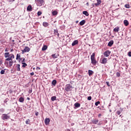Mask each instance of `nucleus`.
<instances>
[{
  "instance_id": "1",
  "label": "nucleus",
  "mask_w": 131,
  "mask_h": 131,
  "mask_svg": "<svg viewBox=\"0 0 131 131\" xmlns=\"http://www.w3.org/2000/svg\"><path fill=\"white\" fill-rule=\"evenodd\" d=\"M35 3L39 7H41L42 5H45V1L43 0H35Z\"/></svg>"
},
{
  "instance_id": "2",
  "label": "nucleus",
  "mask_w": 131,
  "mask_h": 131,
  "mask_svg": "<svg viewBox=\"0 0 131 131\" xmlns=\"http://www.w3.org/2000/svg\"><path fill=\"white\" fill-rule=\"evenodd\" d=\"M65 91H66V92H70L72 91V85L70 84H67L65 86Z\"/></svg>"
},
{
  "instance_id": "3",
  "label": "nucleus",
  "mask_w": 131,
  "mask_h": 131,
  "mask_svg": "<svg viewBox=\"0 0 131 131\" xmlns=\"http://www.w3.org/2000/svg\"><path fill=\"white\" fill-rule=\"evenodd\" d=\"M10 116L8 115V114H4L2 116V119L3 120H5L6 119H9Z\"/></svg>"
},
{
  "instance_id": "4",
  "label": "nucleus",
  "mask_w": 131,
  "mask_h": 131,
  "mask_svg": "<svg viewBox=\"0 0 131 131\" xmlns=\"http://www.w3.org/2000/svg\"><path fill=\"white\" fill-rule=\"evenodd\" d=\"M14 58H15L14 54H11L10 56L6 59V61H12Z\"/></svg>"
},
{
  "instance_id": "5",
  "label": "nucleus",
  "mask_w": 131,
  "mask_h": 131,
  "mask_svg": "<svg viewBox=\"0 0 131 131\" xmlns=\"http://www.w3.org/2000/svg\"><path fill=\"white\" fill-rule=\"evenodd\" d=\"M107 61H108V59H107V58L104 57L102 59H100V63H101V64H106L107 63Z\"/></svg>"
},
{
  "instance_id": "6",
  "label": "nucleus",
  "mask_w": 131,
  "mask_h": 131,
  "mask_svg": "<svg viewBox=\"0 0 131 131\" xmlns=\"http://www.w3.org/2000/svg\"><path fill=\"white\" fill-rule=\"evenodd\" d=\"M110 54H111V51H110L109 50H106L103 53V55H104V57H109V56H110Z\"/></svg>"
},
{
  "instance_id": "7",
  "label": "nucleus",
  "mask_w": 131,
  "mask_h": 131,
  "mask_svg": "<svg viewBox=\"0 0 131 131\" xmlns=\"http://www.w3.org/2000/svg\"><path fill=\"white\" fill-rule=\"evenodd\" d=\"M30 51V48L28 47H26L24 50H22V54H24V53H27Z\"/></svg>"
},
{
  "instance_id": "8",
  "label": "nucleus",
  "mask_w": 131,
  "mask_h": 131,
  "mask_svg": "<svg viewBox=\"0 0 131 131\" xmlns=\"http://www.w3.org/2000/svg\"><path fill=\"white\" fill-rule=\"evenodd\" d=\"M91 63L93 65H96L97 64V60H96V58H91Z\"/></svg>"
},
{
  "instance_id": "9",
  "label": "nucleus",
  "mask_w": 131,
  "mask_h": 131,
  "mask_svg": "<svg viewBox=\"0 0 131 131\" xmlns=\"http://www.w3.org/2000/svg\"><path fill=\"white\" fill-rule=\"evenodd\" d=\"M50 119L49 118H47L46 119H45V123L46 125H48V124H50Z\"/></svg>"
},
{
  "instance_id": "10",
  "label": "nucleus",
  "mask_w": 131,
  "mask_h": 131,
  "mask_svg": "<svg viewBox=\"0 0 131 131\" xmlns=\"http://www.w3.org/2000/svg\"><path fill=\"white\" fill-rule=\"evenodd\" d=\"M76 45H78V40H75L72 43V47H74V46H76Z\"/></svg>"
},
{
  "instance_id": "11",
  "label": "nucleus",
  "mask_w": 131,
  "mask_h": 131,
  "mask_svg": "<svg viewBox=\"0 0 131 131\" xmlns=\"http://www.w3.org/2000/svg\"><path fill=\"white\" fill-rule=\"evenodd\" d=\"M114 43V41L111 40L107 44L108 47H112L113 46V44Z\"/></svg>"
},
{
  "instance_id": "12",
  "label": "nucleus",
  "mask_w": 131,
  "mask_h": 131,
  "mask_svg": "<svg viewBox=\"0 0 131 131\" xmlns=\"http://www.w3.org/2000/svg\"><path fill=\"white\" fill-rule=\"evenodd\" d=\"M74 106L75 107H74V109H76V108H79L80 107V103H76L74 104Z\"/></svg>"
},
{
  "instance_id": "13",
  "label": "nucleus",
  "mask_w": 131,
  "mask_h": 131,
  "mask_svg": "<svg viewBox=\"0 0 131 131\" xmlns=\"http://www.w3.org/2000/svg\"><path fill=\"white\" fill-rule=\"evenodd\" d=\"M92 122L93 123V124H97L98 122H99V120L93 119L92 121Z\"/></svg>"
},
{
  "instance_id": "14",
  "label": "nucleus",
  "mask_w": 131,
  "mask_h": 131,
  "mask_svg": "<svg viewBox=\"0 0 131 131\" xmlns=\"http://www.w3.org/2000/svg\"><path fill=\"white\" fill-rule=\"evenodd\" d=\"M97 3L94 4L95 6H99V5H101V0H97Z\"/></svg>"
},
{
  "instance_id": "15",
  "label": "nucleus",
  "mask_w": 131,
  "mask_h": 131,
  "mask_svg": "<svg viewBox=\"0 0 131 131\" xmlns=\"http://www.w3.org/2000/svg\"><path fill=\"white\" fill-rule=\"evenodd\" d=\"M88 73H89V76H92V75L94 74V72L91 70H89L88 71Z\"/></svg>"
},
{
  "instance_id": "16",
  "label": "nucleus",
  "mask_w": 131,
  "mask_h": 131,
  "mask_svg": "<svg viewBox=\"0 0 131 131\" xmlns=\"http://www.w3.org/2000/svg\"><path fill=\"white\" fill-rule=\"evenodd\" d=\"M27 11H32V7H31V5H29L27 9Z\"/></svg>"
},
{
  "instance_id": "17",
  "label": "nucleus",
  "mask_w": 131,
  "mask_h": 131,
  "mask_svg": "<svg viewBox=\"0 0 131 131\" xmlns=\"http://www.w3.org/2000/svg\"><path fill=\"white\" fill-rule=\"evenodd\" d=\"M79 24L80 25H81V26H82V25H84V24H85V20H82L79 23Z\"/></svg>"
},
{
  "instance_id": "18",
  "label": "nucleus",
  "mask_w": 131,
  "mask_h": 131,
  "mask_svg": "<svg viewBox=\"0 0 131 131\" xmlns=\"http://www.w3.org/2000/svg\"><path fill=\"white\" fill-rule=\"evenodd\" d=\"M124 24L125 26H128V24H129V23H128V21H127V20H124Z\"/></svg>"
},
{
  "instance_id": "19",
  "label": "nucleus",
  "mask_w": 131,
  "mask_h": 131,
  "mask_svg": "<svg viewBox=\"0 0 131 131\" xmlns=\"http://www.w3.org/2000/svg\"><path fill=\"white\" fill-rule=\"evenodd\" d=\"M5 57V58H9V57H10L11 56V54H10V53H9V52L8 53H5L4 54Z\"/></svg>"
},
{
  "instance_id": "20",
  "label": "nucleus",
  "mask_w": 131,
  "mask_h": 131,
  "mask_svg": "<svg viewBox=\"0 0 131 131\" xmlns=\"http://www.w3.org/2000/svg\"><path fill=\"white\" fill-rule=\"evenodd\" d=\"M52 15L53 16H56L58 15V11L54 10V11L52 12Z\"/></svg>"
},
{
  "instance_id": "21",
  "label": "nucleus",
  "mask_w": 131,
  "mask_h": 131,
  "mask_svg": "<svg viewBox=\"0 0 131 131\" xmlns=\"http://www.w3.org/2000/svg\"><path fill=\"white\" fill-rule=\"evenodd\" d=\"M114 31L115 32H118V31H119V27H117L115 28L114 29Z\"/></svg>"
},
{
  "instance_id": "22",
  "label": "nucleus",
  "mask_w": 131,
  "mask_h": 131,
  "mask_svg": "<svg viewBox=\"0 0 131 131\" xmlns=\"http://www.w3.org/2000/svg\"><path fill=\"white\" fill-rule=\"evenodd\" d=\"M16 60H21V56L20 55V54H17L16 55Z\"/></svg>"
},
{
  "instance_id": "23",
  "label": "nucleus",
  "mask_w": 131,
  "mask_h": 131,
  "mask_svg": "<svg viewBox=\"0 0 131 131\" xmlns=\"http://www.w3.org/2000/svg\"><path fill=\"white\" fill-rule=\"evenodd\" d=\"M52 84L55 86L57 84V80H53L52 82Z\"/></svg>"
},
{
  "instance_id": "24",
  "label": "nucleus",
  "mask_w": 131,
  "mask_h": 131,
  "mask_svg": "<svg viewBox=\"0 0 131 131\" xmlns=\"http://www.w3.org/2000/svg\"><path fill=\"white\" fill-rule=\"evenodd\" d=\"M43 26H44V27H48L49 26V23H48L47 22H43Z\"/></svg>"
},
{
  "instance_id": "25",
  "label": "nucleus",
  "mask_w": 131,
  "mask_h": 131,
  "mask_svg": "<svg viewBox=\"0 0 131 131\" xmlns=\"http://www.w3.org/2000/svg\"><path fill=\"white\" fill-rule=\"evenodd\" d=\"M16 70L17 71H20V64H16Z\"/></svg>"
},
{
  "instance_id": "26",
  "label": "nucleus",
  "mask_w": 131,
  "mask_h": 131,
  "mask_svg": "<svg viewBox=\"0 0 131 131\" xmlns=\"http://www.w3.org/2000/svg\"><path fill=\"white\" fill-rule=\"evenodd\" d=\"M19 101L20 103H23L24 102V98L21 97L19 99Z\"/></svg>"
},
{
  "instance_id": "27",
  "label": "nucleus",
  "mask_w": 131,
  "mask_h": 131,
  "mask_svg": "<svg viewBox=\"0 0 131 131\" xmlns=\"http://www.w3.org/2000/svg\"><path fill=\"white\" fill-rule=\"evenodd\" d=\"M54 34L55 35H57L58 37H59V33H58V30H54Z\"/></svg>"
},
{
  "instance_id": "28",
  "label": "nucleus",
  "mask_w": 131,
  "mask_h": 131,
  "mask_svg": "<svg viewBox=\"0 0 131 131\" xmlns=\"http://www.w3.org/2000/svg\"><path fill=\"white\" fill-rule=\"evenodd\" d=\"M47 49H48V46H47L46 45H45L42 48V51H46Z\"/></svg>"
},
{
  "instance_id": "29",
  "label": "nucleus",
  "mask_w": 131,
  "mask_h": 131,
  "mask_svg": "<svg viewBox=\"0 0 131 131\" xmlns=\"http://www.w3.org/2000/svg\"><path fill=\"white\" fill-rule=\"evenodd\" d=\"M83 15H85V16H89V12L86 11H83Z\"/></svg>"
},
{
  "instance_id": "30",
  "label": "nucleus",
  "mask_w": 131,
  "mask_h": 131,
  "mask_svg": "<svg viewBox=\"0 0 131 131\" xmlns=\"http://www.w3.org/2000/svg\"><path fill=\"white\" fill-rule=\"evenodd\" d=\"M56 99H57V97H56V96H52L51 97V101H56Z\"/></svg>"
},
{
  "instance_id": "31",
  "label": "nucleus",
  "mask_w": 131,
  "mask_h": 131,
  "mask_svg": "<svg viewBox=\"0 0 131 131\" xmlns=\"http://www.w3.org/2000/svg\"><path fill=\"white\" fill-rule=\"evenodd\" d=\"M52 58H53V59H56L57 58H58V56H57V55L56 54H53L52 55Z\"/></svg>"
},
{
  "instance_id": "32",
  "label": "nucleus",
  "mask_w": 131,
  "mask_h": 131,
  "mask_svg": "<svg viewBox=\"0 0 131 131\" xmlns=\"http://www.w3.org/2000/svg\"><path fill=\"white\" fill-rule=\"evenodd\" d=\"M13 63H14V62L13 61V60H11L9 61V66H13Z\"/></svg>"
},
{
  "instance_id": "33",
  "label": "nucleus",
  "mask_w": 131,
  "mask_h": 131,
  "mask_svg": "<svg viewBox=\"0 0 131 131\" xmlns=\"http://www.w3.org/2000/svg\"><path fill=\"white\" fill-rule=\"evenodd\" d=\"M125 8H126V9H129L130 6L129 4H125Z\"/></svg>"
},
{
  "instance_id": "34",
  "label": "nucleus",
  "mask_w": 131,
  "mask_h": 131,
  "mask_svg": "<svg viewBox=\"0 0 131 131\" xmlns=\"http://www.w3.org/2000/svg\"><path fill=\"white\" fill-rule=\"evenodd\" d=\"M26 66H27V64H26V63H25V62H23V67L24 68H25V67H26Z\"/></svg>"
},
{
  "instance_id": "35",
  "label": "nucleus",
  "mask_w": 131,
  "mask_h": 131,
  "mask_svg": "<svg viewBox=\"0 0 131 131\" xmlns=\"http://www.w3.org/2000/svg\"><path fill=\"white\" fill-rule=\"evenodd\" d=\"M30 122V120H29V119H27L26 121V124H29Z\"/></svg>"
},
{
  "instance_id": "36",
  "label": "nucleus",
  "mask_w": 131,
  "mask_h": 131,
  "mask_svg": "<svg viewBox=\"0 0 131 131\" xmlns=\"http://www.w3.org/2000/svg\"><path fill=\"white\" fill-rule=\"evenodd\" d=\"M95 58V53H93L91 56V59Z\"/></svg>"
},
{
  "instance_id": "37",
  "label": "nucleus",
  "mask_w": 131,
  "mask_h": 131,
  "mask_svg": "<svg viewBox=\"0 0 131 131\" xmlns=\"http://www.w3.org/2000/svg\"><path fill=\"white\" fill-rule=\"evenodd\" d=\"M31 93H32V88L29 90V94H31Z\"/></svg>"
},
{
  "instance_id": "38",
  "label": "nucleus",
  "mask_w": 131,
  "mask_h": 131,
  "mask_svg": "<svg viewBox=\"0 0 131 131\" xmlns=\"http://www.w3.org/2000/svg\"><path fill=\"white\" fill-rule=\"evenodd\" d=\"M100 101H97L95 102V106H98V105L100 104Z\"/></svg>"
},
{
  "instance_id": "39",
  "label": "nucleus",
  "mask_w": 131,
  "mask_h": 131,
  "mask_svg": "<svg viewBox=\"0 0 131 131\" xmlns=\"http://www.w3.org/2000/svg\"><path fill=\"white\" fill-rule=\"evenodd\" d=\"M1 74H5V70H1Z\"/></svg>"
},
{
  "instance_id": "40",
  "label": "nucleus",
  "mask_w": 131,
  "mask_h": 131,
  "mask_svg": "<svg viewBox=\"0 0 131 131\" xmlns=\"http://www.w3.org/2000/svg\"><path fill=\"white\" fill-rule=\"evenodd\" d=\"M16 111H17V112H19V111H20V107H16Z\"/></svg>"
},
{
  "instance_id": "41",
  "label": "nucleus",
  "mask_w": 131,
  "mask_h": 131,
  "mask_svg": "<svg viewBox=\"0 0 131 131\" xmlns=\"http://www.w3.org/2000/svg\"><path fill=\"white\" fill-rule=\"evenodd\" d=\"M40 15H41V11H38L37 12V15L38 16H40Z\"/></svg>"
},
{
  "instance_id": "42",
  "label": "nucleus",
  "mask_w": 131,
  "mask_h": 131,
  "mask_svg": "<svg viewBox=\"0 0 131 131\" xmlns=\"http://www.w3.org/2000/svg\"><path fill=\"white\" fill-rule=\"evenodd\" d=\"M116 76L118 77H119V76H120V73L117 72L116 73Z\"/></svg>"
},
{
  "instance_id": "43",
  "label": "nucleus",
  "mask_w": 131,
  "mask_h": 131,
  "mask_svg": "<svg viewBox=\"0 0 131 131\" xmlns=\"http://www.w3.org/2000/svg\"><path fill=\"white\" fill-rule=\"evenodd\" d=\"M88 100L89 101H91V100H92V97L91 96H89L88 97Z\"/></svg>"
},
{
  "instance_id": "44",
  "label": "nucleus",
  "mask_w": 131,
  "mask_h": 131,
  "mask_svg": "<svg viewBox=\"0 0 131 131\" xmlns=\"http://www.w3.org/2000/svg\"><path fill=\"white\" fill-rule=\"evenodd\" d=\"M4 111H5V109H4V108L0 109V112H4Z\"/></svg>"
},
{
  "instance_id": "45",
  "label": "nucleus",
  "mask_w": 131,
  "mask_h": 131,
  "mask_svg": "<svg viewBox=\"0 0 131 131\" xmlns=\"http://www.w3.org/2000/svg\"><path fill=\"white\" fill-rule=\"evenodd\" d=\"M120 113H121V112H120V111H118L117 112V114H118V115H120Z\"/></svg>"
},
{
  "instance_id": "46",
  "label": "nucleus",
  "mask_w": 131,
  "mask_h": 131,
  "mask_svg": "<svg viewBox=\"0 0 131 131\" xmlns=\"http://www.w3.org/2000/svg\"><path fill=\"white\" fill-rule=\"evenodd\" d=\"M128 56L129 57H131V52H129L128 53Z\"/></svg>"
},
{
  "instance_id": "47",
  "label": "nucleus",
  "mask_w": 131,
  "mask_h": 131,
  "mask_svg": "<svg viewBox=\"0 0 131 131\" xmlns=\"http://www.w3.org/2000/svg\"><path fill=\"white\" fill-rule=\"evenodd\" d=\"M8 2H9V3H12L13 2H15V0H8Z\"/></svg>"
},
{
  "instance_id": "48",
  "label": "nucleus",
  "mask_w": 131,
  "mask_h": 131,
  "mask_svg": "<svg viewBox=\"0 0 131 131\" xmlns=\"http://www.w3.org/2000/svg\"><path fill=\"white\" fill-rule=\"evenodd\" d=\"M36 69V70H40V68L39 67H37Z\"/></svg>"
},
{
  "instance_id": "49",
  "label": "nucleus",
  "mask_w": 131,
  "mask_h": 131,
  "mask_svg": "<svg viewBox=\"0 0 131 131\" xmlns=\"http://www.w3.org/2000/svg\"><path fill=\"white\" fill-rule=\"evenodd\" d=\"M78 78H82V76L80 75H78Z\"/></svg>"
},
{
  "instance_id": "50",
  "label": "nucleus",
  "mask_w": 131,
  "mask_h": 131,
  "mask_svg": "<svg viewBox=\"0 0 131 131\" xmlns=\"http://www.w3.org/2000/svg\"><path fill=\"white\" fill-rule=\"evenodd\" d=\"M106 84H107V85L108 86H110V85L109 84V82L106 81Z\"/></svg>"
},
{
  "instance_id": "51",
  "label": "nucleus",
  "mask_w": 131,
  "mask_h": 131,
  "mask_svg": "<svg viewBox=\"0 0 131 131\" xmlns=\"http://www.w3.org/2000/svg\"><path fill=\"white\" fill-rule=\"evenodd\" d=\"M38 114H39L38 112L36 113H35L36 116H38Z\"/></svg>"
},
{
  "instance_id": "52",
  "label": "nucleus",
  "mask_w": 131,
  "mask_h": 131,
  "mask_svg": "<svg viewBox=\"0 0 131 131\" xmlns=\"http://www.w3.org/2000/svg\"><path fill=\"white\" fill-rule=\"evenodd\" d=\"M30 75H32V76L34 75V73L32 72V73H30Z\"/></svg>"
},
{
  "instance_id": "53",
  "label": "nucleus",
  "mask_w": 131,
  "mask_h": 131,
  "mask_svg": "<svg viewBox=\"0 0 131 131\" xmlns=\"http://www.w3.org/2000/svg\"><path fill=\"white\" fill-rule=\"evenodd\" d=\"M58 2H59V3H61L62 2H63V0H58Z\"/></svg>"
},
{
  "instance_id": "54",
  "label": "nucleus",
  "mask_w": 131,
  "mask_h": 131,
  "mask_svg": "<svg viewBox=\"0 0 131 131\" xmlns=\"http://www.w3.org/2000/svg\"><path fill=\"white\" fill-rule=\"evenodd\" d=\"M8 99H6L5 100H4V103H7L8 102Z\"/></svg>"
},
{
  "instance_id": "55",
  "label": "nucleus",
  "mask_w": 131,
  "mask_h": 131,
  "mask_svg": "<svg viewBox=\"0 0 131 131\" xmlns=\"http://www.w3.org/2000/svg\"><path fill=\"white\" fill-rule=\"evenodd\" d=\"M66 131H71V130H70V129H67Z\"/></svg>"
},
{
  "instance_id": "56",
  "label": "nucleus",
  "mask_w": 131,
  "mask_h": 131,
  "mask_svg": "<svg viewBox=\"0 0 131 131\" xmlns=\"http://www.w3.org/2000/svg\"><path fill=\"white\" fill-rule=\"evenodd\" d=\"M86 6H89V2H88L86 4Z\"/></svg>"
},
{
  "instance_id": "57",
  "label": "nucleus",
  "mask_w": 131,
  "mask_h": 131,
  "mask_svg": "<svg viewBox=\"0 0 131 131\" xmlns=\"http://www.w3.org/2000/svg\"><path fill=\"white\" fill-rule=\"evenodd\" d=\"M27 100H30V98L29 97H27Z\"/></svg>"
},
{
  "instance_id": "58",
  "label": "nucleus",
  "mask_w": 131,
  "mask_h": 131,
  "mask_svg": "<svg viewBox=\"0 0 131 131\" xmlns=\"http://www.w3.org/2000/svg\"><path fill=\"white\" fill-rule=\"evenodd\" d=\"M101 114H99V115H98V117H100V116H101Z\"/></svg>"
},
{
  "instance_id": "59",
  "label": "nucleus",
  "mask_w": 131,
  "mask_h": 131,
  "mask_svg": "<svg viewBox=\"0 0 131 131\" xmlns=\"http://www.w3.org/2000/svg\"><path fill=\"white\" fill-rule=\"evenodd\" d=\"M5 52H8V49H6L5 50Z\"/></svg>"
},
{
  "instance_id": "60",
  "label": "nucleus",
  "mask_w": 131,
  "mask_h": 131,
  "mask_svg": "<svg viewBox=\"0 0 131 131\" xmlns=\"http://www.w3.org/2000/svg\"><path fill=\"white\" fill-rule=\"evenodd\" d=\"M12 41H13V42H14V41H15L14 40H12Z\"/></svg>"
},
{
  "instance_id": "61",
  "label": "nucleus",
  "mask_w": 131,
  "mask_h": 131,
  "mask_svg": "<svg viewBox=\"0 0 131 131\" xmlns=\"http://www.w3.org/2000/svg\"><path fill=\"white\" fill-rule=\"evenodd\" d=\"M24 60H25V59L24 58L23 62H24Z\"/></svg>"
},
{
  "instance_id": "62",
  "label": "nucleus",
  "mask_w": 131,
  "mask_h": 131,
  "mask_svg": "<svg viewBox=\"0 0 131 131\" xmlns=\"http://www.w3.org/2000/svg\"><path fill=\"white\" fill-rule=\"evenodd\" d=\"M11 52H13V49H12V50H11Z\"/></svg>"
},
{
  "instance_id": "63",
  "label": "nucleus",
  "mask_w": 131,
  "mask_h": 131,
  "mask_svg": "<svg viewBox=\"0 0 131 131\" xmlns=\"http://www.w3.org/2000/svg\"><path fill=\"white\" fill-rule=\"evenodd\" d=\"M76 23H78V21H76Z\"/></svg>"
}]
</instances>
